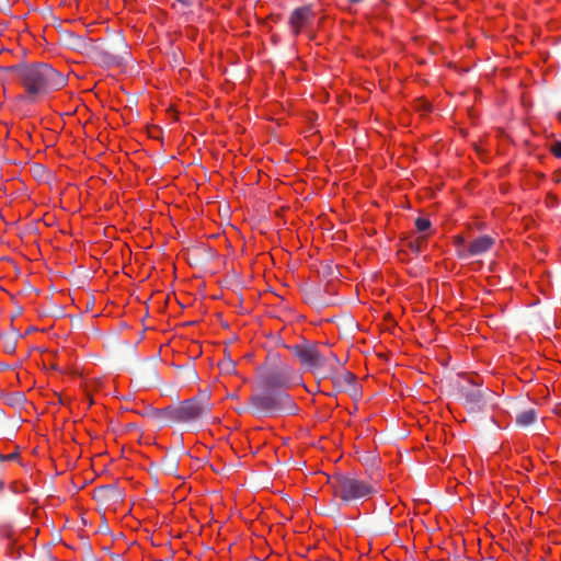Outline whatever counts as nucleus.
Listing matches in <instances>:
<instances>
[{"label":"nucleus","instance_id":"nucleus-1","mask_svg":"<svg viewBox=\"0 0 561 561\" xmlns=\"http://www.w3.org/2000/svg\"><path fill=\"white\" fill-rule=\"evenodd\" d=\"M5 80L18 81L26 91L31 101L62 89L67 77L46 62H18L0 67Z\"/></svg>","mask_w":561,"mask_h":561},{"label":"nucleus","instance_id":"nucleus-2","mask_svg":"<svg viewBox=\"0 0 561 561\" xmlns=\"http://www.w3.org/2000/svg\"><path fill=\"white\" fill-rule=\"evenodd\" d=\"M251 413L255 416H273L293 414L297 405L293 398L282 389L257 388L249 398Z\"/></svg>","mask_w":561,"mask_h":561},{"label":"nucleus","instance_id":"nucleus-3","mask_svg":"<svg viewBox=\"0 0 561 561\" xmlns=\"http://www.w3.org/2000/svg\"><path fill=\"white\" fill-rule=\"evenodd\" d=\"M294 369L278 354H270L266 362L257 370V388L285 390L293 385Z\"/></svg>","mask_w":561,"mask_h":561},{"label":"nucleus","instance_id":"nucleus-4","mask_svg":"<svg viewBox=\"0 0 561 561\" xmlns=\"http://www.w3.org/2000/svg\"><path fill=\"white\" fill-rule=\"evenodd\" d=\"M333 494L343 502H352L377 493L374 484L360 480L353 473H336L329 480Z\"/></svg>","mask_w":561,"mask_h":561},{"label":"nucleus","instance_id":"nucleus-5","mask_svg":"<svg viewBox=\"0 0 561 561\" xmlns=\"http://www.w3.org/2000/svg\"><path fill=\"white\" fill-rule=\"evenodd\" d=\"M291 351L299 358L301 365L311 371L327 369L328 376H331L336 373L341 365L334 353L330 352L324 355L316 344H297L291 347Z\"/></svg>","mask_w":561,"mask_h":561},{"label":"nucleus","instance_id":"nucleus-6","mask_svg":"<svg viewBox=\"0 0 561 561\" xmlns=\"http://www.w3.org/2000/svg\"><path fill=\"white\" fill-rule=\"evenodd\" d=\"M172 405L173 422L195 423L209 416L211 405L206 394L193 397Z\"/></svg>","mask_w":561,"mask_h":561},{"label":"nucleus","instance_id":"nucleus-7","mask_svg":"<svg viewBox=\"0 0 561 561\" xmlns=\"http://www.w3.org/2000/svg\"><path fill=\"white\" fill-rule=\"evenodd\" d=\"M91 57L99 64L106 66L121 65L126 61L128 57L127 45L124 38L118 37L114 43L111 44H95L90 46Z\"/></svg>","mask_w":561,"mask_h":561},{"label":"nucleus","instance_id":"nucleus-8","mask_svg":"<svg viewBox=\"0 0 561 561\" xmlns=\"http://www.w3.org/2000/svg\"><path fill=\"white\" fill-rule=\"evenodd\" d=\"M458 392L472 410L482 409L486 403L485 397L492 393L488 389L485 391L481 390L479 382L471 378H463L458 383Z\"/></svg>","mask_w":561,"mask_h":561},{"label":"nucleus","instance_id":"nucleus-9","mask_svg":"<svg viewBox=\"0 0 561 561\" xmlns=\"http://www.w3.org/2000/svg\"><path fill=\"white\" fill-rule=\"evenodd\" d=\"M313 13L310 7L304 5L296 8L289 15L288 23L295 35L312 19Z\"/></svg>","mask_w":561,"mask_h":561},{"label":"nucleus","instance_id":"nucleus-10","mask_svg":"<svg viewBox=\"0 0 561 561\" xmlns=\"http://www.w3.org/2000/svg\"><path fill=\"white\" fill-rule=\"evenodd\" d=\"M146 415L160 427L174 424L172 405H168L163 409L150 408L146 412Z\"/></svg>","mask_w":561,"mask_h":561},{"label":"nucleus","instance_id":"nucleus-11","mask_svg":"<svg viewBox=\"0 0 561 561\" xmlns=\"http://www.w3.org/2000/svg\"><path fill=\"white\" fill-rule=\"evenodd\" d=\"M61 42L66 47L76 51H83L89 48V44L87 43L85 38L77 35L73 32L62 33Z\"/></svg>","mask_w":561,"mask_h":561},{"label":"nucleus","instance_id":"nucleus-12","mask_svg":"<svg viewBox=\"0 0 561 561\" xmlns=\"http://www.w3.org/2000/svg\"><path fill=\"white\" fill-rule=\"evenodd\" d=\"M494 244V239L489 236H480L472 240L468 247L470 255H481L488 252Z\"/></svg>","mask_w":561,"mask_h":561},{"label":"nucleus","instance_id":"nucleus-13","mask_svg":"<svg viewBox=\"0 0 561 561\" xmlns=\"http://www.w3.org/2000/svg\"><path fill=\"white\" fill-rule=\"evenodd\" d=\"M96 496L102 501L117 503L122 501V492L115 485H104L96 490Z\"/></svg>","mask_w":561,"mask_h":561},{"label":"nucleus","instance_id":"nucleus-14","mask_svg":"<svg viewBox=\"0 0 561 561\" xmlns=\"http://www.w3.org/2000/svg\"><path fill=\"white\" fill-rule=\"evenodd\" d=\"M538 419L537 410L534 408L518 411L515 416V423L518 427H528Z\"/></svg>","mask_w":561,"mask_h":561},{"label":"nucleus","instance_id":"nucleus-15","mask_svg":"<svg viewBox=\"0 0 561 561\" xmlns=\"http://www.w3.org/2000/svg\"><path fill=\"white\" fill-rule=\"evenodd\" d=\"M161 468L165 474L175 476L179 468V459L174 455H167L161 460Z\"/></svg>","mask_w":561,"mask_h":561},{"label":"nucleus","instance_id":"nucleus-16","mask_svg":"<svg viewBox=\"0 0 561 561\" xmlns=\"http://www.w3.org/2000/svg\"><path fill=\"white\" fill-rule=\"evenodd\" d=\"M355 380L356 378L354 374L344 371L335 378L334 383L339 389H344L347 386H353Z\"/></svg>","mask_w":561,"mask_h":561},{"label":"nucleus","instance_id":"nucleus-17","mask_svg":"<svg viewBox=\"0 0 561 561\" xmlns=\"http://www.w3.org/2000/svg\"><path fill=\"white\" fill-rule=\"evenodd\" d=\"M415 226L420 232H424L431 228V221L427 218L419 217L415 220Z\"/></svg>","mask_w":561,"mask_h":561},{"label":"nucleus","instance_id":"nucleus-18","mask_svg":"<svg viewBox=\"0 0 561 561\" xmlns=\"http://www.w3.org/2000/svg\"><path fill=\"white\" fill-rule=\"evenodd\" d=\"M19 459V453L14 451L9 455L0 454V461H13Z\"/></svg>","mask_w":561,"mask_h":561},{"label":"nucleus","instance_id":"nucleus-19","mask_svg":"<svg viewBox=\"0 0 561 561\" xmlns=\"http://www.w3.org/2000/svg\"><path fill=\"white\" fill-rule=\"evenodd\" d=\"M551 152H552L557 158H561V140H560V141L554 142V144L551 146Z\"/></svg>","mask_w":561,"mask_h":561},{"label":"nucleus","instance_id":"nucleus-20","mask_svg":"<svg viewBox=\"0 0 561 561\" xmlns=\"http://www.w3.org/2000/svg\"><path fill=\"white\" fill-rule=\"evenodd\" d=\"M221 369L227 373V374H230L231 371L234 370V364L230 360L228 362H225L221 364Z\"/></svg>","mask_w":561,"mask_h":561},{"label":"nucleus","instance_id":"nucleus-21","mask_svg":"<svg viewBox=\"0 0 561 561\" xmlns=\"http://www.w3.org/2000/svg\"><path fill=\"white\" fill-rule=\"evenodd\" d=\"M409 248L413 252L419 253L421 251V243L419 241H411L409 242Z\"/></svg>","mask_w":561,"mask_h":561},{"label":"nucleus","instance_id":"nucleus-22","mask_svg":"<svg viewBox=\"0 0 561 561\" xmlns=\"http://www.w3.org/2000/svg\"><path fill=\"white\" fill-rule=\"evenodd\" d=\"M10 5H9V0H0V9L2 11H7L9 10Z\"/></svg>","mask_w":561,"mask_h":561},{"label":"nucleus","instance_id":"nucleus-23","mask_svg":"<svg viewBox=\"0 0 561 561\" xmlns=\"http://www.w3.org/2000/svg\"><path fill=\"white\" fill-rule=\"evenodd\" d=\"M176 1L184 7H191L193 4V0H176Z\"/></svg>","mask_w":561,"mask_h":561},{"label":"nucleus","instance_id":"nucleus-24","mask_svg":"<svg viewBox=\"0 0 561 561\" xmlns=\"http://www.w3.org/2000/svg\"><path fill=\"white\" fill-rule=\"evenodd\" d=\"M5 488V482L3 479H0V495L3 493Z\"/></svg>","mask_w":561,"mask_h":561},{"label":"nucleus","instance_id":"nucleus-25","mask_svg":"<svg viewBox=\"0 0 561 561\" xmlns=\"http://www.w3.org/2000/svg\"><path fill=\"white\" fill-rule=\"evenodd\" d=\"M113 561H126L122 556L119 554H114L112 557Z\"/></svg>","mask_w":561,"mask_h":561},{"label":"nucleus","instance_id":"nucleus-26","mask_svg":"<svg viewBox=\"0 0 561 561\" xmlns=\"http://www.w3.org/2000/svg\"><path fill=\"white\" fill-rule=\"evenodd\" d=\"M247 411H250V412H251V410H250V405H249L248 408L239 407V410H238V412H239V413H243V412H247Z\"/></svg>","mask_w":561,"mask_h":561},{"label":"nucleus","instance_id":"nucleus-27","mask_svg":"<svg viewBox=\"0 0 561 561\" xmlns=\"http://www.w3.org/2000/svg\"><path fill=\"white\" fill-rule=\"evenodd\" d=\"M351 3H359L362 2L363 0H348Z\"/></svg>","mask_w":561,"mask_h":561},{"label":"nucleus","instance_id":"nucleus-28","mask_svg":"<svg viewBox=\"0 0 561 561\" xmlns=\"http://www.w3.org/2000/svg\"><path fill=\"white\" fill-rule=\"evenodd\" d=\"M8 348H10V351H13L14 350V344L8 345Z\"/></svg>","mask_w":561,"mask_h":561},{"label":"nucleus","instance_id":"nucleus-29","mask_svg":"<svg viewBox=\"0 0 561 561\" xmlns=\"http://www.w3.org/2000/svg\"><path fill=\"white\" fill-rule=\"evenodd\" d=\"M8 348H10V351H13L14 350V344L8 345Z\"/></svg>","mask_w":561,"mask_h":561}]
</instances>
